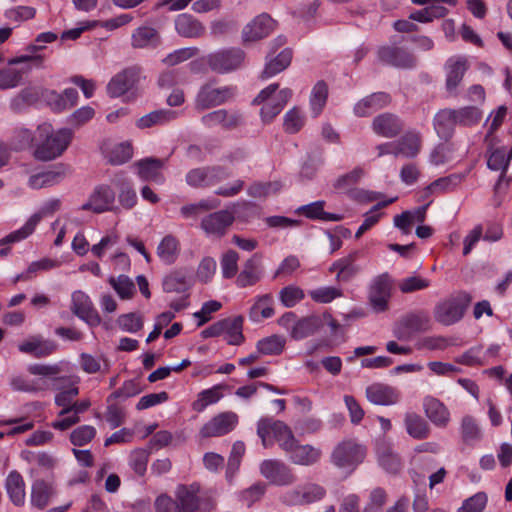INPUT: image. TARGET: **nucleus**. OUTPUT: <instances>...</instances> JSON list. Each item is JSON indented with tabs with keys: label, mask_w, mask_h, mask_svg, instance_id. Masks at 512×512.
I'll list each match as a JSON object with an SVG mask.
<instances>
[{
	"label": "nucleus",
	"mask_w": 512,
	"mask_h": 512,
	"mask_svg": "<svg viewBox=\"0 0 512 512\" xmlns=\"http://www.w3.org/2000/svg\"><path fill=\"white\" fill-rule=\"evenodd\" d=\"M471 300V296L468 293L459 292L440 301L434 307L433 315L435 320L445 326H450L460 321Z\"/></svg>",
	"instance_id": "5"
},
{
	"label": "nucleus",
	"mask_w": 512,
	"mask_h": 512,
	"mask_svg": "<svg viewBox=\"0 0 512 512\" xmlns=\"http://www.w3.org/2000/svg\"><path fill=\"white\" fill-rule=\"evenodd\" d=\"M512 157V150L507 153L505 148H497L491 152L487 166L489 169L494 171H502L505 172L509 165V161Z\"/></svg>",
	"instance_id": "63"
},
{
	"label": "nucleus",
	"mask_w": 512,
	"mask_h": 512,
	"mask_svg": "<svg viewBox=\"0 0 512 512\" xmlns=\"http://www.w3.org/2000/svg\"><path fill=\"white\" fill-rule=\"evenodd\" d=\"M24 71L7 65L0 68V90H8L22 84Z\"/></svg>",
	"instance_id": "52"
},
{
	"label": "nucleus",
	"mask_w": 512,
	"mask_h": 512,
	"mask_svg": "<svg viewBox=\"0 0 512 512\" xmlns=\"http://www.w3.org/2000/svg\"><path fill=\"white\" fill-rule=\"evenodd\" d=\"M448 9L441 5H431L421 10L412 12L409 19L421 23H428L434 19L443 18L447 15Z\"/></svg>",
	"instance_id": "51"
},
{
	"label": "nucleus",
	"mask_w": 512,
	"mask_h": 512,
	"mask_svg": "<svg viewBox=\"0 0 512 512\" xmlns=\"http://www.w3.org/2000/svg\"><path fill=\"white\" fill-rule=\"evenodd\" d=\"M37 133L41 142L37 145L34 156L41 161H50L61 156L73 137L72 130L62 128L53 131L51 125L47 123L39 125Z\"/></svg>",
	"instance_id": "1"
},
{
	"label": "nucleus",
	"mask_w": 512,
	"mask_h": 512,
	"mask_svg": "<svg viewBox=\"0 0 512 512\" xmlns=\"http://www.w3.org/2000/svg\"><path fill=\"white\" fill-rule=\"evenodd\" d=\"M278 84H270L254 98L253 104L260 105L261 117L264 122H271L284 108L292 97V90L284 88L276 93Z\"/></svg>",
	"instance_id": "4"
},
{
	"label": "nucleus",
	"mask_w": 512,
	"mask_h": 512,
	"mask_svg": "<svg viewBox=\"0 0 512 512\" xmlns=\"http://www.w3.org/2000/svg\"><path fill=\"white\" fill-rule=\"evenodd\" d=\"M324 201H316L298 209V212L310 219H321L323 221H340L342 216L339 214L328 213L324 211Z\"/></svg>",
	"instance_id": "47"
},
{
	"label": "nucleus",
	"mask_w": 512,
	"mask_h": 512,
	"mask_svg": "<svg viewBox=\"0 0 512 512\" xmlns=\"http://www.w3.org/2000/svg\"><path fill=\"white\" fill-rule=\"evenodd\" d=\"M467 61L464 58H450L446 62V89L449 93H454L461 83L464 74L467 71Z\"/></svg>",
	"instance_id": "29"
},
{
	"label": "nucleus",
	"mask_w": 512,
	"mask_h": 512,
	"mask_svg": "<svg viewBox=\"0 0 512 512\" xmlns=\"http://www.w3.org/2000/svg\"><path fill=\"white\" fill-rule=\"evenodd\" d=\"M198 490L191 485L190 487L180 486L176 491V499L179 503L181 512H196L199 509Z\"/></svg>",
	"instance_id": "42"
},
{
	"label": "nucleus",
	"mask_w": 512,
	"mask_h": 512,
	"mask_svg": "<svg viewBox=\"0 0 512 512\" xmlns=\"http://www.w3.org/2000/svg\"><path fill=\"white\" fill-rule=\"evenodd\" d=\"M241 119V115L238 112L219 109L202 116L201 122L208 128L220 125L225 129H231L237 127Z\"/></svg>",
	"instance_id": "24"
},
{
	"label": "nucleus",
	"mask_w": 512,
	"mask_h": 512,
	"mask_svg": "<svg viewBox=\"0 0 512 512\" xmlns=\"http://www.w3.org/2000/svg\"><path fill=\"white\" fill-rule=\"evenodd\" d=\"M239 258L238 252L234 249H228L222 253L220 267L224 279H231L237 275Z\"/></svg>",
	"instance_id": "53"
},
{
	"label": "nucleus",
	"mask_w": 512,
	"mask_h": 512,
	"mask_svg": "<svg viewBox=\"0 0 512 512\" xmlns=\"http://www.w3.org/2000/svg\"><path fill=\"white\" fill-rule=\"evenodd\" d=\"M377 54L382 63L396 68L409 69L416 65L415 57L401 47L383 46Z\"/></svg>",
	"instance_id": "16"
},
{
	"label": "nucleus",
	"mask_w": 512,
	"mask_h": 512,
	"mask_svg": "<svg viewBox=\"0 0 512 512\" xmlns=\"http://www.w3.org/2000/svg\"><path fill=\"white\" fill-rule=\"evenodd\" d=\"M407 433L414 439L422 440L429 436L430 427L427 421L415 412H407L404 417Z\"/></svg>",
	"instance_id": "36"
},
{
	"label": "nucleus",
	"mask_w": 512,
	"mask_h": 512,
	"mask_svg": "<svg viewBox=\"0 0 512 512\" xmlns=\"http://www.w3.org/2000/svg\"><path fill=\"white\" fill-rule=\"evenodd\" d=\"M366 457V448L353 439L342 440L333 448L330 462L345 474L355 471Z\"/></svg>",
	"instance_id": "2"
},
{
	"label": "nucleus",
	"mask_w": 512,
	"mask_h": 512,
	"mask_svg": "<svg viewBox=\"0 0 512 512\" xmlns=\"http://www.w3.org/2000/svg\"><path fill=\"white\" fill-rule=\"evenodd\" d=\"M7 494L16 506H22L25 502V482L21 474L17 471H11L5 482Z\"/></svg>",
	"instance_id": "34"
},
{
	"label": "nucleus",
	"mask_w": 512,
	"mask_h": 512,
	"mask_svg": "<svg viewBox=\"0 0 512 512\" xmlns=\"http://www.w3.org/2000/svg\"><path fill=\"white\" fill-rule=\"evenodd\" d=\"M108 282L121 299L126 300L133 297L135 293V285L132 279L128 276L123 274L118 277L111 276Z\"/></svg>",
	"instance_id": "57"
},
{
	"label": "nucleus",
	"mask_w": 512,
	"mask_h": 512,
	"mask_svg": "<svg viewBox=\"0 0 512 512\" xmlns=\"http://www.w3.org/2000/svg\"><path fill=\"white\" fill-rule=\"evenodd\" d=\"M260 472L264 478L275 485H290L295 481V475L290 467L280 460H264L260 465Z\"/></svg>",
	"instance_id": "12"
},
{
	"label": "nucleus",
	"mask_w": 512,
	"mask_h": 512,
	"mask_svg": "<svg viewBox=\"0 0 512 512\" xmlns=\"http://www.w3.org/2000/svg\"><path fill=\"white\" fill-rule=\"evenodd\" d=\"M160 41L158 31L150 26L138 27L131 36V45L133 48H147L154 47Z\"/></svg>",
	"instance_id": "38"
},
{
	"label": "nucleus",
	"mask_w": 512,
	"mask_h": 512,
	"mask_svg": "<svg viewBox=\"0 0 512 512\" xmlns=\"http://www.w3.org/2000/svg\"><path fill=\"white\" fill-rule=\"evenodd\" d=\"M71 311L92 327L98 326L101 323V318L93 307L92 301L82 291H75L72 294Z\"/></svg>",
	"instance_id": "17"
},
{
	"label": "nucleus",
	"mask_w": 512,
	"mask_h": 512,
	"mask_svg": "<svg viewBox=\"0 0 512 512\" xmlns=\"http://www.w3.org/2000/svg\"><path fill=\"white\" fill-rule=\"evenodd\" d=\"M457 125L473 126L477 124L481 118V111L475 106H466L454 109Z\"/></svg>",
	"instance_id": "62"
},
{
	"label": "nucleus",
	"mask_w": 512,
	"mask_h": 512,
	"mask_svg": "<svg viewBox=\"0 0 512 512\" xmlns=\"http://www.w3.org/2000/svg\"><path fill=\"white\" fill-rule=\"evenodd\" d=\"M328 96V87L325 82L319 81L313 87L310 105L314 117H317L323 110Z\"/></svg>",
	"instance_id": "56"
},
{
	"label": "nucleus",
	"mask_w": 512,
	"mask_h": 512,
	"mask_svg": "<svg viewBox=\"0 0 512 512\" xmlns=\"http://www.w3.org/2000/svg\"><path fill=\"white\" fill-rule=\"evenodd\" d=\"M285 42L286 38L282 36L275 40L274 44L272 45L271 52L266 57V64L260 75L261 79L264 80L271 78L276 74L284 71L290 65L292 60L291 49L285 48L276 56H274L277 48L283 46Z\"/></svg>",
	"instance_id": "11"
},
{
	"label": "nucleus",
	"mask_w": 512,
	"mask_h": 512,
	"mask_svg": "<svg viewBox=\"0 0 512 512\" xmlns=\"http://www.w3.org/2000/svg\"><path fill=\"white\" fill-rule=\"evenodd\" d=\"M18 349L20 352L32 355L35 358H44L56 351L57 344L53 340L36 335L19 344Z\"/></svg>",
	"instance_id": "21"
},
{
	"label": "nucleus",
	"mask_w": 512,
	"mask_h": 512,
	"mask_svg": "<svg viewBox=\"0 0 512 512\" xmlns=\"http://www.w3.org/2000/svg\"><path fill=\"white\" fill-rule=\"evenodd\" d=\"M162 285L163 290L167 293H182L190 288L191 282L184 272L174 271L165 276Z\"/></svg>",
	"instance_id": "48"
},
{
	"label": "nucleus",
	"mask_w": 512,
	"mask_h": 512,
	"mask_svg": "<svg viewBox=\"0 0 512 512\" xmlns=\"http://www.w3.org/2000/svg\"><path fill=\"white\" fill-rule=\"evenodd\" d=\"M285 340L278 335H271L257 342V350L262 355H278L282 352Z\"/></svg>",
	"instance_id": "61"
},
{
	"label": "nucleus",
	"mask_w": 512,
	"mask_h": 512,
	"mask_svg": "<svg viewBox=\"0 0 512 512\" xmlns=\"http://www.w3.org/2000/svg\"><path fill=\"white\" fill-rule=\"evenodd\" d=\"M462 439L465 443H473L481 438V430L472 416H465L461 423Z\"/></svg>",
	"instance_id": "64"
},
{
	"label": "nucleus",
	"mask_w": 512,
	"mask_h": 512,
	"mask_svg": "<svg viewBox=\"0 0 512 512\" xmlns=\"http://www.w3.org/2000/svg\"><path fill=\"white\" fill-rule=\"evenodd\" d=\"M165 162L157 158H145L137 161L134 165L137 167L138 176L143 181L164 183V176L161 172Z\"/></svg>",
	"instance_id": "25"
},
{
	"label": "nucleus",
	"mask_w": 512,
	"mask_h": 512,
	"mask_svg": "<svg viewBox=\"0 0 512 512\" xmlns=\"http://www.w3.org/2000/svg\"><path fill=\"white\" fill-rule=\"evenodd\" d=\"M236 93L233 86L215 87L213 83H206L201 86L196 99L195 107L198 110H205L219 106L231 100Z\"/></svg>",
	"instance_id": "9"
},
{
	"label": "nucleus",
	"mask_w": 512,
	"mask_h": 512,
	"mask_svg": "<svg viewBox=\"0 0 512 512\" xmlns=\"http://www.w3.org/2000/svg\"><path fill=\"white\" fill-rule=\"evenodd\" d=\"M396 144V157L401 155L406 158H415L422 147L421 134L415 130L407 131Z\"/></svg>",
	"instance_id": "30"
},
{
	"label": "nucleus",
	"mask_w": 512,
	"mask_h": 512,
	"mask_svg": "<svg viewBox=\"0 0 512 512\" xmlns=\"http://www.w3.org/2000/svg\"><path fill=\"white\" fill-rule=\"evenodd\" d=\"M470 170L471 169H467L465 172L453 173L434 180L426 187V194L443 193L454 190L465 180Z\"/></svg>",
	"instance_id": "33"
},
{
	"label": "nucleus",
	"mask_w": 512,
	"mask_h": 512,
	"mask_svg": "<svg viewBox=\"0 0 512 512\" xmlns=\"http://www.w3.org/2000/svg\"><path fill=\"white\" fill-rule=\"evenodd\" d=\"M53 495V487L44 480H36L31 487V503L33 506L43 509L47 506Z\"/></svg>",
	"instance_id": "45"
},
{
	"label": "nucleus",
	"mask_w": 512,
	"mask_h": 512,
	"mask_svg": "<svg viewBox=\"0 0 512 512\" xmlns=\"http://www.w3.org/2000/svg\"><path fill=\"white\" fill-rule=\"evenodd\" d=\"M454 145L452 143H441L430 153L429 160L434 166L445 165L453 160Z\"/></svg>",
	"instance_id": "59"
},
{
	"label": "nucleus",
	"mask_w": 512,
	"mask_h": 512,
	"mask_svg": "<svg viewBox=\"0 0 512 512\" xmlns=\"http://www.w3.org/2000/svg\"><path fill=\"white\" fill-rule=\"evenodd\" d=\"M403 128V121L392 113H382L376 116L372 121L373 132L385 138L396 137Z\"/></svg>",
	"instance_id": "20"
},
{
	"label": "nucleus",
	"mask_w": 512,
	"mask_h": 512,
	"mask_svg": "<svg viewBox=\"0 0 512 512\" xmlns=\"http://www.w3.org/2000/svg\"><path fill=\"white\" fill-rule=\"evenodd\" d=\"M244 59L245 53L240 48H225L208 54L205 62L213 72L226 74L240 68Z\"/></svg>",
	"instance_id": "7"
},
{
	"label": "nucleus",
	"mask_w": 512,
	"mask_h": 512,
	"mask_svg": "<svg viewBox=\"0 0 512 512\" xmlns=\"http://www.w3.org/2000/svg\"><path fill=\"white\" fill-rule=\"evenodd\" d=\"M176 118L177 112L169 109H160L140 117L136 122V126L140 129H146L156 125L166 124Z\"/></svg>",
	"instance_id": "40"
},
{
	"label": "nucleus",
	"mask_w": 512,
	"mask_h": 512,
	"mask_svg": "<svg viewBox=\"0 0 512 512\" xmlns=\"http://www.w3.org/2000/svg\"><path fill=\"white\" fill-rule=\"evenodd\" d=\"M243 317L236 316L232 320L225 319V331L227 334L226 341L230 345H240L244 341V335L242 333L243 328Z\"/></svg>",
	"instance_id": "54"
},
{
	"label": "nucleus",
	"mask_w": 512,
	"mask_h": 512,
	"mask_svg": "<svg viewBox=\"0 0 512 512\" xmlns=\"http://www.w3.org/2000/svg\"><path fill=\"white\" fill-rule=\"evenodd\" d=\"M65 176V169L59 166L56 169L44 171L29 178V186L33 189L49 187L60 182Z\"/></svg>",
	"instance_id": "41"
},
{
	"label": "nucleus",
	"mask_w": 512,
	"mask_h": 512,
	"mask_svg": "<svg viewBox=\"0 0 512 512\" xmlns=\"http://www.w3.org/2000/svg\"><path fill=\"white\" fill-rule=\"evenodd\" d=\"M39 222V215H32L23 227L16 231L11 232L10 234L2 238L0 240V246H5L26 239L29 235L33 233Z\"/></svg>",
	"instance_id": "49"
},
{
	"label": "nucleus",
	"mask_w": 512,
	"mask_h": 512,
	"mask_svg": "<svg viewBox=\"0 0 512 512\" xmlns=\"http://www.w3.org/2000/svg\"><path fill=\"white\" fill-rule=\"evenodd\" d=\"M141 69L138 66L125 68L116 74L107 85L111 97H119L128 92L138 82Z\"/></svg>",
	"instance_id": "14"
},
{
	"label": "nucleus",
	"mask_w": 512,
	"mask_h": 512,
	"mask_svg": "<svg viewBox=\"0 0 512 512\" xmlns=\"http://www.w3.org/2000/svg\"><path fill=\"white\" fill-rule=\"evenodd\" d=\"M322 325L318 316L312 315L298 320L291 331V336L296 340L313 335Z\"/></svg>",
	"instance_id": "43"
},
{
	"label": "nucleus",
	"mask_w": 512,
	"mask_h": 512,
	"mask_svg": "<svg viewBox=\"0 0 512 512\" xmlns=\"http://www.w3.org/2000/svg\"><path fill=\"white\" fill-rule=\"evenodd\" d=\"M273 315V297L270 294L257 297L249 311V319L255 323H259Z\"/></svg>",
	"instance_id": "39"
},
{
	"label": "nucleus",
	"mask_w": 512,
	"mask_h": 512,
	"mask_svg": "<svg viewBox=\"0 0 512 512\" xmlns=\"http://www.w3.org/2000/svg\"><path fill=\"white\" fill-rule=\"evenodd\" d=\"M177 33L185 38H198L205 34V26L192 15L183 13L175 19Z\"/></svg>",
	"instance_id": "31"
},
{
	"label": "nucleus",
	"mask_w": 512,
	"mask_h": 512,
	"mask_svg": "<svg viewBox=\"0 0 512 512\" xmlns=\"http://www.w3.org/2000/svg\"><path fill=\"white\" fill-rule=\"evenodd\" d=\"M456 125L454 109H442L434 117V128L440 138L449 139Z\"/></svg>",
	"instance_id": "35"
},
{
	"label": "nucleus",
	"mask_w": 512,
	"mask_h": 512,
	"mask_svg": "<svg viewBox=\"0 0 512 512\" xmlns=\"http://www.w3.org/2000/svg\"><path fill=\"white\" fill-rule=\"evenodd\" d=\"M238 423L236 413L222 412L209 420L200 430L204 438L219 437L231 432Z\"/></svg>",
	"instance_id": "13"
},
{
	"label": "nucleus",
	"mask_w": 512,
	"mask_h": 512,
	"mask_svg": "<svg viewBox=\"0 0 512 512\" xmlns=\"http://www.w3.org/2000/svg\"><path fill=\"white\" fill-rule=\"evenodd\" d=\"M234 221V212L222 209L204 215L200 220L199 228L207 238L219 240L228 233Z\"/></svg>",
	"instance_id": "6"
},
{
	"label": "nucleus",
	"mask_w": 512,
	"mask_h": 512,
	"mask_svg": "<svg viewBox=\"0 0 512 512\" xmlns=\"http://www.w3.org/2000/svg\"><path fill=\"white\" fill-rule=\"evenodd\" d=\"M257 435L265 448L272 445V435L279 447L287 454L298 441L292 430L282 421L262 418L257 423Z\"/></svg>",
	"instance_id": "3"
},
{
	"label": "nucleus",
	"mask_w": 512,
	"mask_h": 512,
	"mask_svg": "<svg viewBox=\"0 0 512 512\" xmlns=\"http://www.w3.org/2000/svg\"><path fill=\"white\" fill-rule=\"evenodd\" d=\"M113 185L118 189V199L125 209L133 208L137 203V195L129 179L124 173H118L112 179Z\"/></svg>",
	"instance_id": "32"
},
{
	"label": "nucleus",
	"mask_w": 512,
	"mask_h": 512,
	"mask_svg": "<svg viewBox=\"0 0 512 512\" xmlns=\"http://www.w3.org/2000/svg\"><path fill=\"white\" fill-rule=\"evenodd\" d=\"M392 279L388 273L375 276L368 289V300L375 313H382L388 309L391 298Z\"/></svg>",
	"instance_id": "10"
},
{
	"label": "nucleus",
	"mask_w": 512,
	"mask_h": 512,
	"mask_svg": "<svg viewBox=\"0 0 512 512\" xmlns=\"http://www.w3.org/2000/svg\"><path fill=\"white\" fill-rule=\"evenodd\" d=\"M261 260L259 253L253 254L244 263L243 270L237 275L236 284L239 287H247L256 284L261 278Z\"/></svg>",
	"instance_id": "27"
},
{
	"label": "nucleus",
	"mask_w": 512,
	"mask_h": 512,
	"mask_svg": "<svg viewBox=\"0 0 512 512\" xmlns=\"http://www.w3.org/2000/svg\"><path fill=\"white\" fill-rule=\"evenodd\" d=\"M380 466L388 473L395 474L401 469L399 457L387 445H380L377 449Z\"/></svg>",
	"instance_id": "50"
},
{
	"label": "nucleus",
	"mask_w": 512,
	"mask_h": 512,
	"mask_svg": "<svg viewBox=\"0 0 512 512\" xmlns=\"http://www.w3.org/2000/svg\"><path fill=\"white\" fill-rule=\"evenodd\" d=\"M52 389L59 391L54 398L55 404L62 409L69 408L79 394L77 381L71 377L54 378Z\"/></svg>",
	"instance_id": "18"
},
{
	"label": "nucleus",
	"mask_w": 512,
	"mask_h": 512,
	"mask_svg": "<svg viewBox=\"0 0 512 512\" xmlns=\"http://www.w3.org/2000/svg\"><path fill=\"white\" fill-rule=\"evenodd\" d=\"M289 461L299 466H313L322 457V450L310 444H301L297 441L287 453Z\"/></svg>",
	"instance_id": "19"
},
{
	"label": "nucleus",
	"mask_w": 512,
	"mask_h": 512,
	"mask_svg": "<svg viewBox=\"0 0 512 512\" xmlns=\"http://www.w3.org/2000/svg\"><path fill=\"white\" fill-rule=\"evenodd\" d=\"M401 318L413 334L427 332L432 327L430 316L423 311L410 312Z\"/></svg>",
	"instance_id": "46"
},
{
	"label": "nucleus",
	"mask_w": 512,
	"mask_h": 512,
	"mask_svg": "<svg viewBox=\"0 0 512 512\" xmlns=\"http://www.w3.org/2000/svg\"><path fill=\"white\" fill-rule=\"evenodd\" d=\"M220 205L217 199H202L197 203H189L180 208V214L184 219H197L204 212L212 211Z\"/></svg>",
	"instance_id": "44"
},
{
	"label": "nucleus",
	"mask_w": 512,
	"mask_h": 512,
	"mask_svg": "<svg viewBox=\"0 0 512 512\" xmlns=\"http://www.w3.org/2000/svg\"><path fill=\"white\" fill-rule=\"evenodd\" d=\"M357 257V252L349 254L347 257L340 259V271L336 275V280L339 282H348L355 277L359 272V267L354 264Z\"/></svg>",
	"instance_id": "60"
},
{
	"label": "nucleus",
	"mask_w": 512,
	"mask_h": 512,
	"mask_svg": "<svg viewBox=\"0 0 512 512\" xmlns=\"http://www.w3.org/2000/svg\"><path fill=\"white\" fill-rule=\"evenodd\" d=\"M114 201V190L109 185L101 184L95 187L88 201L81 206V209L94 213H103L112 209Z\"/></svg>",
	"instance_id": "15"
},
{
	"label": "nucleus",
	"mask_w": 512,
	"mask_h": 512,
	"mask_svg": "<svg viewBox=\"0 0 512 512\" xmlns=\"http://www.w3.org/2000/svg\"><path fill=\"white\" fill-rule=\"evenodd\" d=\"M326 496V489L317 483H305L289 489L281 496V501L289 506L309 505L321 501Z\"/></svg>",
	"instance_id": "8"
},
{
	"label": "nucleus",
	"mask_w": 512,
	"mask_h": 512,
	"mask_svg": "<svg viewBox=\"0 0 512 512\" xmlns=\"http://www.w3.org/2000/svg\"><path fill=\"white\" fill-rule=\"evenodd\" d=\"M157 256L159 259L167 264H173L180 253V243L173 235H166L159 243L157 250Z\"/></svg>",
	"instance_id": "37"
},
{
	"label": "nucleus",
	"mask_w": 512,
	"mask_h": 512,
	"mask_svg": "<svg viewBox=\"0 0 512 512\" xmlns=\"http://www.w3.org/2000/svg\"><path fill=\"white\" fill-rule=\"evenodd\" d=\"M390 103V96L383 92L373 93L354 106V113L357 117H366L386 107Z\"/></svg>",
	"instance_id": "26"
},
{
	"label": "nucleus",
	"mask_w": 512,
	"mask_h": 512,
	"mask_svg": "<svg viewBox=\"0 0 512 512\" xmlns=\"http://www.w3.org/2000/svg\"><path fill=\"white\" fill-rule=\"evenodd\" d=\"M222 387L220 385L214 386L210 389L201 391L197 399L193 402L192 408L194 411L201 412L208 405L218 402L222 398Z\"/></svg>",
	"instance_id": "55"
},
{
	"label": "nucleus",
	"mask_w": 512,
	"mask_h": 512,
	"mask_svg": "<svg viewBox=\"0 0 512 512\" xmlns=\"http://www.w3.org/2000/svg\"><path fill=\"white\" fill-rule=\"evenodd\" d=\"M425 415L438 427H445L450 420V413L447 407L432 396H426L423 400Z\"/></svg>",
	"instance_id": "28"
},
{
	"label": "nucleus",
	"mask_w": 512,
	"mask_h": 512,
	"mask_svg": "<svg viewBox=\"0 0 512 512\" xmlns=\"http://www.w3.org/2000/svg\"><path fill=\"white\" fill-rule=\"evenodd\" d=\"M399 290L404 294L425 290L430 286V280L418 274L405 277L398 281Z\"/></svg>",
	"instance_id": "58"
},
{
	"label": "nucleus",
	"mask_w": 512,
	"mask_h": 512,
	"mask_svg": "<svg viewBox=\"0 0 512 512\" xmlns=\"http://www.w3.org/2000/svg\"><path fill=\"white\" fill-rule=\"evenodd\" d=\"M366 397L375 405L389 406L398 403L400 394L391 386L375 383L366 388Z\"/></svg>",
	"instance_id": "23"
},
{
	"label": "nucleus",
	"mask_w": 512,
	"mask_h": 512,
	"mask_svg": "<svg viewBox=\"0 0 512 512\" xmlns=\"http://www.w3.org/2000/svg\"><path fill=\"white\" fill-rule=\"evenodd\" d=\"M274 29V20L268 14H261L247 24L242 37L246 41H256L269 35Z\"/></svg>",
	"instance_id": "22"
}]
</instances>
